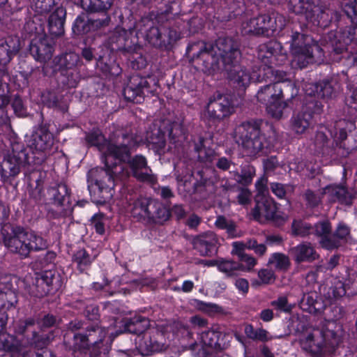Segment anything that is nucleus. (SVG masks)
I'll return each mask as SVG.
<instances>
[{"instance_id":"obj_43","label":"nucleus","mask_w":357,"mask_h":357,"mask_svg":"<svg viewBox=\"0 0 357 357\" xmlns=\"http://www.w3.org/2000/svg\"><path fill=\"white\" fill-rule=\"evenodd\" d=\"M271 304L272 306L284 312H289L293 307L291 305L288 303L287 298L285 296L279 297L277 300L272 301Z\"/></svg>"},{"instance_id":"obj_44","label":"nucleus","mask_w":357,"mask_h":357,"mask_svg":"<svg viewBox=\"0 0 357 357\" xmlns=\"http://www.w3.org/2000/svg\"><path fill=\"white\" fill-rule=\"evenodd\" d=\"M248 249L254 250L256 255L262 256L266 252V247L264 244H259L255 239L248 241Z\"/></svg>"},{"instance_id":"obj_36","label":"nucleus","mask_w":357,"mask_h":357,"mask_svg":"<svg viewBox=\"0 0 357 357\" xmlns=\"http://www.w3.org/2000/svg\"><path fill=\"white\" fill-rule=\"evenodd\" d=\"M259 280H254L252 281L253 287H258L261 284H268L274 282L275 276L273 273L268 269H261L258 272Z\"/></svg>"},{"instance_id":"obj_4","label":"nucleus","mask_w":357,"mask_h":357,"mask_svg":"<svg viewBox=\"0 0 357 357\" xmlns=\"http://www.w3.org/2000/svg\"><path fill=\"white\" fill-rule=\"evenodd\" d=\"M123 160L124 159L122 158L121 161L113 160L107 165L104 163L105 169L91 170L89 173V182L90 183L89 188H91L94 184L101 192L107 194L105 196H103L104 199L111 198L115 186V179H121L128 176V172L124 173V166L121 163Z\"/></svg>"},{"instance_id":"obj_64","label":"nucleus","mask_w":357,"mask_h":357,"mask_svg":"<svg viewBox=\"0 0 357 357\" xmlns=\"http://www.w3.org/2000/svg\"><path fill=\"white\" fill-rule=\"evenodd\" d=\"M194 284L190 280H185L183 282L181 289L183 292H190L192 290Z\"/></svg>"},{"instance_id":"obj_39","label":"nucleus","mask_w":357,"mask_h":357,"mask_svg":"<svg viewBox=\"0 0 357 357\" xmlns=\"http://www.w3.org/2000/svg\"><path fill=\"white\" fill-rule=\"evenodd\" d=\"M142 93V90L140 87L134 89L132 86H128L124 89L125 98L129 101L140 102Z\"/></svg>"},{"instance_id":"obj_3","label":"nucleus","mask_w":357,"mask_h":357,"mask_svg":"<svg viewBox=\"0 0 357 357\" xmlns=\"http://www.w3.org/2000/svg\"><path fill=\"white\" fill-rule=\"evenodd\" d=\"M271 81L277 83L261 87L257 93V100L266 105L267 112L273 118L280 119L282 117L283 110L287 103L283 98V89L278 82H284L286 74L283 71L275 70Z\"/></svg>"},{"instance_id":"obj_22","label":"nucleus","mask_w":357,"mask_h":357,"mask_svg":"<svg viewBox=\"0 0 357 357\" xmlns=\"http://www.w3.org/2000/svg\"><path fill=\"white\" fill-rule=\"evenodd\" d=\"M20 170V162L15 155H8L1 165V179L4 182L9 177L17 175Z\"/></svg>"},{"instance_id":"obj_46","label":"nucleus","mask_w":357,"mask_h":357,"mask_svg":"<svg viewBox=\"0 0 357 357\" xmlns=\"http://www.w3.org/2000/svg\"><path fill=\"white\" fill-rule=\"evenodd\" d=\"M254 173L252 168L249 167L248 174L245 173L242 175L236 174L234 176V179L239 183L247 185L252 182Z\"/></svg>"},{"instance_id":"obj_58","label":"nucleus","mask_w":357,"mask_h":357,"mask_svg":"<svg viewBox=\"0 0 357 357\" xmlns=\"http://www.w3.org/2000/svg\"><path fill=\"white\" fill-rule=\"evenodd\" d=\"M260 318L266 322L271 321L273 319V312L271 309L263 310L260 313Z\"/></svg>"},{"instance_id":"obj_12","label":"nucleus","mask_w":357,"mask_h":357,"mask_svg":"<svg viewBox=\"0 0 357 357\" xmlns=\"http://www.w3.org/2000/svg\"><path fill=\"white\" fill-rule=\"evenodd\" d=\"M153 202L147 198H139L135 200L129 206L132 215L138 220L159 219L158 221H165L169 218V213L164 208H160L157 214L151 209Z\"/></svg>"},{"instance_id":"obj_23","label":"nucleus","mask_w":357,"mask_h":357,"mask_svg":"<svg viewBox=\"0 0 357 357\" xmlns=\"http://www.w3.org/2000/svg\"><path fill=\"white\" fill-rule=\"evenodd\" d=\"M317 297L316 293L304 294L300 303L301 309L311 314L321 313L324 306L317 300Z\"/></svg>"},{"instance_id":"obj_14","label":"nucleus","mask_w":357,"mask_h":357,"mask_svg":"<svg viewBox=\"0 0 357 357\" xmlns=\"http://www.w3.org/2000/svg\"><path fill=\"white\" fill-rule=\"evenodd\" d=\"M234 112V106L231 100L227 96L218 95L216 98L209 100L204 116L213 120H221Z\"/></svg>"},{"instance_id":"obj_30","label":"nucleus","mask_w":357,"mask_h":357,"mask_svg":"<svg viewBox=\"0 0 357 357\" xmlns=\"http://www.w3.org/2000/svg\"><path fill=\"white\" fill-rule=\"evenodd\" d=\"M112 3L113 0H81L82 7L91 12L107 10Z\"/></svg>"},{"instance_id":"obj_31","label":"nucleus","mask_w":357,"mask_h":357,"mask_svg":"<svg viewBox=\"0 0 357 357\" xmlns=\"http://www.w3.org/2000/svg\"><path fill=\"white\" fill-rule=\"evenodd\" d=\"M323 194L328 197V199L332 202L339 200L346 201V190L339 185H328L324 189Z\"/></svg>"},{"instance_id":"obj_9","label":"nucleus","mask_w":357,"mask_h":357,"mask_svg":"<svg viewBox=\"0 0 357 357\" xmlns=\"http://www.w3.org/2000/svg\"><path fill=\"white\" fill-rule=\"evenodd\" d=\"M334 325L333 322H328L326 330L318 328H307L300 337V344L303 350L312 355L321 352L324 345L327 342L330 344L334 342L332 339L335 338V333L329 328Z\"/></svg>"},{"instance_id":"obj_29","label":"nucleus","mask_w":357,"mask_h":357,"mask_svg":"<svg viewBox=\"0 0 357 357\" xmlns=\"http://www.w3.org/2000/svg\"><path fill=\"white\" fill-rule=\"evenodd\" d=\"M305 92L309 96H315L317 94L320 97H327L332 94V87L328 82L320 84L319 85L314 84H307L305 85Z\"/></svg>"},{"instance_id":"obj_26","label":"nucleus","mask_w":357,"mask_h":357,"mask_svg":"<svg viewBox=\"0 0 357 357\" xmlns=\"http://www.w3.org/2000/svg\"><path fill=\"white\" fill-rule=\"evenodd\" d=\"M214 224L218 229L225 230L230 238H238L242 236V232L237 230L236 223L225 216H218Z\"/></svg>"},{"instance_id":"obj_33","label":"nucleus","mask_w":357,"mask_h":357,"mask_svg":"<svg viewBox=\"0 0 357 357\" xmlns=\"http://www.w3.org/2000/svg\"><path fill=\"white\" fill-rule=\"evenodd\" d=\"M268 264L276 270H284L289 266V258L282 253H274L268 259Z\"/></svg>"},{"instance_id":"obj_19","label":"nucleus","mask_w":357,"mask_h":357,"mask_svg":"<svg viewBox=\"0 0 357 357\" xmlns=\"http://www.w3.org/2000/svg\"><path fill=\"white\" fill-rule=\"evenodd\" d=\"M351 286H356V284L349 279H335L328 292L329 297L332 295L334 298H338L346 294L348 296L355 294L357 291L351 289Z\"/></svg>"},{"instance_id":"obj_56","label":"nucleus","mask_w":357,"mask_h":357,"mask_svg":"<svg viewBox=\"0 0 357 357\" xmlns=\"http://www.w3.org/2000/svg\"><path fill=\"white\" fill-rule=\"evenodd\" d=\"M251 193L248 189H242L238 195V202L245 204L250 200Z\"/></svg>"},{"instance_id":"obj_53","label":"nucleus","mask_w":357,"mask_h":357,"mask_svg":"<svg viewBox=\"0 0 357 357\" xmlns=\"http://www.w3.org/2000/svg\"><path fill=\"white\" fill-rule=\"evenodd\" d=\"M7 89V84L0 81V107L7 105L8 102V98L6 95Z\"/></svg>"},{"instance_id":"obj_40","label":"nucleus","mask_w":357,"mask_h":357,"mask_svg":"<svg viewBox=\"0 0 357 357\" xmlns=\"http://www.w3.org/2000/svg\"><path fill=\"white\" fill-rule=\"evenodd\" d=\"M75 260L80 269H84L91 263L93 259L89 257L86 250H79L75 255Z\"/></svg>"},{"instance_id":"obj_27","label":"nucleus","mask_w":357,"mask_h":357,"mask_svg":"<svg viewBox=\"0 0 357 357\" xmlns=\"http://www.w3.org/2000/svg\"><path fill=\"white\" fill-rule=\"evenodd\" d=\"M330 231L331 227L328 222H323L315 225L312 230V232L321 236H325ZM320 243L322 247L326 249H333L338 246V243L336 241H332L326 237H323Z\"/></svg>"},{"instance_id":"obj_28","label":"nucleus","mask_w":357,"mask_h":357,"mask_svg":"<svg viewBox=\"0 0 357 357\" xmlns=\"http://www.w3.org/2000/svg\"><path fill=\"white\" fill-rule=\"evenodd\" d=\"M290 9L297 14H305L309 17L314 12V5L312 0H289Z\"/></svg>"},{"instance_id":"obj_52","label":"nucleus","mask_w":357,"mask_h":357,"mask_svg":"<svg viewBox=\"0 0 357 357\" xmlns=\"http://www.w3.org/2000/svg\"><path fill=\"white\" fill-rule=\"evenodd\" d=\"M181 134H182V130H181L180 126L177 124L174 125L169 132V139H170L169 144H174L176 142L175 140V135H178L177 142L181 141V139L182 138H183V137L181 136Z\"/></svg>"},{"instance_id":"obj_34","label":"nucleus","mask_w":357,"mask_h":357,"mask_svg":"<svg viewBox=\"0 0 357 357\" xmlns=\"http://www.w3.org/2000/svg\"><path fill=\"white\" fill-rule=\"evenodd\" d=\"M79 61V56L73 52L66 54L58 59L59 70L71 69L76 66Z\"/></svg>"},{"instance_id":"obj_6","label":"nucleus","mask_w":357,"mask_h":357,"mask_svg":"<svg viewBox=\"0 0 357 357\" xmlns=\"http://www.w3.org/2000/svg\"><path fill=\"white\" fill-rule=\"evenodd\" d=\"M5 245L13 252L26 257L30 252L38 251L47 248V241L33 232L20 230L4 239Z\"/></svg>"},{"instance_id":"obj_55","label":"nucleus","mask_w":357,"mask_h":357,"mask_svg":"<svg viewBox=\"0 0 357 357\" xmlns=\"http://www.w3.org/2000/svg\"><path fill=\"white\" fill-rule=\"evenodd\" d=\"M272 192L279 198H282L285 195L284 186L280 183H272L271 185Z\"/></svg>"},{"instance_id":"obj_48","label":"nucleus","mask_w":357,"mask_h":357,"mask_svg":"<svg viewBox=\"0 0 357 357\" xmlns=\"http://www.w3.org/2000/svg\"><path fill=\"white\" fill-rule=\"evenodd\" d=\"M234 285L240 294H246L249 290L248 281L245 278H238L234 281Z\"/></svg>"},{"instance_id":"obj_17","label":"nucleus","mask_w":357,"mask_h":357,"mask_svg":"<svg viewBox=\"0 0 357 357\" xmlns=\"http://www.w3.org/2000/svg\"><path fill=\"white\" fill-rule=\"evenodd\" d=\"M218 244V239L212 231L199 235L194 240L195 249L203 256H211L215 254Z\"/></svg>"},{"instance_id":"obj_7","label":"nucleus","mask_w":357,"mask_h":357,"mask_svg":"<svg viewBox=\"0 0 357 357\" xmlns=\"http://www.w3.org/2000/svg\"><path fill=\"white\" fill-rule=\"evenodd\" d=\"M126 135L118 137L116 139L106 141L102 134L98 131L90 133L86 137V140L91 146L98 147L101 152V159L107 165L113 160L121 161L123 157L128 156V150L123 147L122 154L117 153L122 142L126 139Z\"/></svg>"},{"instance_id":"obj_37","label":"nucleus","mask_w":357,"mask_h":357,"mask_svg":"<svg viewBox=\"0 0 357 357\" xmlns=\"http://www.w3.org/2000/svg\"><path fill=\"white\" fill-rule=\"evenodd\" d=\"M312 227L302 221H294L292 224V232L294 235L305 236L312 233Z\"/></svg>"},{"instance_id":"obj_60","label":"nucleus","mask_w":357,"mask_h":357,"mask_svg":"<svg viewBox=\"0 0 357 357\" xmlns=\"http://www.w3.org/2000/svg\"><path fill=\"white\" fill-rule=\"evenodd\" d=\"M200 223V218L196 215H192L189 217L187 224L191 228L197 227Z\"/></svg>"},{"instance_id":"obj_61","label":"nucleus","mask_w":357,"mask_h":357,"mask_svg":"<svg viewBox=\"0 0 357 357\" xmlns=\"http://www.w3.org/2000/svg\"><path fill=\"white\" fill-rule=\"evenodd\" d=\"M56 323V318L53 315L45 316L43 321L42 325L45 327L52 326Z\"/></svg>"},{"instance_id":"obj_21","label":"nucleus","mask_w":357,"mask_h":357,"mask_svg":"<svg viewBox=\"0 0 357 357\" xmlns=\"http://www.w3.org/2000/svg\"><path fill=\"white\" fill-rule=\"evenodd\" d=\"M66 10L63 7H58L52 12L48 19L50 32L54 36L63 33V24L66 18Z\"/></svg>"},{"instance_id":"obj_32","label":"nucleus","mask_w":357,"mask_h":357,"mask_svg":"<svg viewBox=\"0 0 357 357\" xmlns=\"http://www.w3.org/2000/svg\"><path fill=\"white\" fill-rule=\"evenodd\" d=\"M245 333L249 338L261 342H267L273 338L267 331L263 328L255 330L250 325L245 326Z\"/></svg>"},{"instance_id":"obj_8","label":"nucleus","mask_w":357,"mask_h":357,"mask_svg":"<svg viewBox=\"0 0 357 357\" xmlns=\"http://www.w3.org/2000/svg\"><path fill=\"white\" fill-rule=\"evenodd\" d=\"M312 40L299 33H294L289 42V48L292 56L291 65L294 67L303 68L312 61L314 50H319L317 44L311 45Z\"/></svg>"},{"instance_id":"obj_49","label":"nucleus","mask_w":357,"mask_h":357,"mask_svg":"<svg viewBox=\"0 0 357 357\" xmlns=\"http://www.w3.org/2000/svg\"><path fill=\"white\" fill-rule=\"evenodd\" d=\"M305 199L307 202V204L310 206H317L321 199L320 197V192L319 193H314V192L311 190H307L305 192Z\"/></svg>"},{"instance_id":"obj_42","label":"nucleus","mask_w":357,"mask_h":357,"mask_svg":"<svg viewBox=\"0 0 357 357\" xmlns=\"http://www.w3.org/2000/svg\"><path fill=\"white\" fill-rule=\"evenodd\" d=\"M201 340L204 345L213 347L216 343L217 334L212 331H207L202 333Z\"/></svg>"},{"instance_id":"obj_15","label":"nucleus","mask_w":357,"mask_h":357,"mask_svg":"<svg viewBox=\"0 0 357 357\" xmlns=\"http://www.w3.org/2000/svg\"><path fill=\"white\" fill-rule=\"evenodd\" d=\"M256 206L253 210V218L260 222L267 220H275L280 218L278 207L268 196L256 195Z\"/></svg>"},{"instance_id":"obj_54","label":"nucleus","mask_w":357,"mask_h":357,"mask_svg":"<svg viewBox=\"0 0 357 357\" xmlns=\"http://www.w3.org/2000/svg\"><path fill=\"white\" fill-rule=\"evenodd\" d=\"M256 189L257 191V195L268 196L266 195V180L265 178L259 179L255 184Z\"/></svg>"},{"instance_id":"obj_2","label":"nucleus","mask_w":357,"mask_h":357,"mask_svg":"<svg viewBox=\"0 0 357 357\" xmlns=\"http://www.w3.org/2000/svg\"><path fill=\"white\" fill-rule=\"evenodd\" d=\"M188 52L203 61L206 70L214 72L220 68V62L227 66L239 56V51L230 38H219L215 45L198 42L188 47Z\"/></svg>"},{"instance_id":"obj_25","label":"nucleus","mask_w":357,"mask_h":357,"mask_svg":"<svg viewBox=\"0 0 357 357\" xmlns=\"http://www.w3.org/2000/svg\"><path fill=\"white\" fill-rule=\"evenodd\" d=\"M312 115L309 112H299L291 119V129L296 134H303L309 128Z\"/></svg>"},{"instance_id":"obj_24","label":"nucleus","mask_w":357,"mask_h":357,"mask_svg":"<svg viewBox=\"0 0 357 357\" xmlns=\"http://www.w3.org/2000/svg\"><path fill=\"white\" fill-rule=\"evenodd\" d=\"M31 147L38 151L49 150L53 144L52 135L44 130L36 132L33 136Z\"/></svg>"},{"instance_id":"obj_1","label":"nucleus","mask_w":357,"mask_h":357,"mask_svg":"<svg viewBox=\"0 0 357 357\" xmlns=\"http://www.w3.org/2000/svg\"><path fill=\"white\" fill-rule=\"evenodd\" d=\"M149 320L140 316L135 317L129 320L123 319L119 321H115L114 326L93 328L89 331L88 336L82 334H76L74 336L75 347L77 349H85L89 343L96 342L95 337L96 333L100 335V340L105 335H109L113 339L125 332L130 333H139L135 339V343L139 352L143 355H149L153 352L161 351L166 349L167 342L166 334L158 329L151 328L149 331H144L149 326Z\"/></svg>"},{"instance_id":"obj_5","label":"nucleus","mask_w":357,"mask_h":357,"mask_svg":"<svg viewBox=\"0 0 357 357\" xmlns=\"http://www.w3.org/2000/svg\"><path fill=\"white\" fill-rule=\"evenodd\" d=\"M236 142L241 146L243 156L257 157L264 147V137L260 135L257 122H246L238 126L234 132Z\"/></svg>"},{"instance_id":"obj_18","label":"nucleus","mask_w":357,"mask_h":357,"mask_svg":"<svg viewBox=\"0 0 357 357\" xmlns=\"http://www.w3.org/2000/svg\"><path fill=\"white\" fill-rule=\"evenodd\" d=\"M146 141L149 146L158 154L165 153L172 149L170 144L166 148L165 134L160 129H155L151 133L148 132Z\"/></svg>"},{"instance_id":"obj_35","label":"nucleus","mask_w":357,"mask_h":357,"mask_svg":"<svg viewBox=\"0 0 357 357\" xmlns=\"http://www.w3.org/2000/svg\"><path fill=\"white\" fill-rule=\"evenodd\" d=\"M217 266L220 271L229 276L234 275L236 271H240L239 268L241 267L238 262L225 259L220 260Z\"/></svg>"},{"instance_id":"obj_38","label":"nucleus","mask_w":357,"mask_h":357,"mask_svg":"<svg viewBox=\"0 0 357 357\" xmlns=\"http://www.w3.org/2000/svg\"><path fill=\"white\" fill-rule=\"evenodd\" d=\"M239 260L241 262V264H240L241 267L239 268V270L241 271L249 272L252 271L257 264V259L248 254L243 255L239 258Z\"/></svg>"},{"instance_id":"obj_47","label":"nucleus","mask_w":357,"mask_h":357,"mask_svg":"<svg viewBox=\"0 0 357 357\" xmlns=\"http://www.w3.org/2000/svg\"><path fill=\"white\" fill-rule=\"evenodd\" d=\"M248 249V241L246 243H243L241 241H235L232 243V251L231 253L234 255H236L239 259L243 255L246 254L244 250L245 249Z\"/></svg>"},{"instance_id":"obj_16","label":"nucleus","mask_w":357,"mask_h":357,"mask_svg":"<svg viewBox=\"0 0 357 357\" xmlns=\"http://www.w3.org/2000/svg\"><path fill=\"white\" fill-rule=\"evenodd\" d=\"M52 41L47 36L37 37L32 40L30 52L36 60L45 62L52 57Z\"/></svg>"},{"instance_id":"obj_57","label":"nucleus","mask_w":357,"mask_h":357,"mask_svg":"<svg viewBox=\"0 0 357 357\" xmlns=\"http://www.w3.org/2000/svg\"><path fill=\"white\" fill-rule=\"evenodd\" d=\"M199 307L206 313H213L219 310V307L215 304L200 303Z\"/></svg>"},{"instance_id":"obj_50","label":"nucleus","mask_w":357,"mask_h":357,"mask_svg":"<svg viewBox=\"0 0 357 357\" xmlns=\"http://www.w3.org/2000/svg\"><path fill=\"white\" fill-rule=\"evenodd\" d=\"M349 228L343 223H340L335 234V236L340 239L347 240L349 236Z\"/></svg>"},{"instance_id":"obj_62","label":"nucleus","mask_w":357,"mask_h":357,"mask_svg":"<svg viewBox=\"0 0 357 357\" xmlns=\"http://www.w3.org/2000/svg\"><path fill=\"white\" fill-rule=\"evenodd\" d=\"M13 108L15 112L20 116H22L24 112L22 111V105L21 100L20 99H17L13 102Z\"/></svg>"},{"instance_id":"obj_45","label":"nucleus","mask_w":357,"mask_h":357,"mask_svg":"<svg viewBox=\"0 0 357 357\" xmlns=\"http://www.w3.org/2000/svg\"><path fill=\"white\" fill-rule=\"evenodd\" d=\"M33 2L36 12L40 14L49 11L52 3L51 0H33Z\"/></svg>"},{"instance_id":"obj_41","label":"nucleus","mask_w":357,"mask_h":357,"mask_svg":"<svg viewBox=\"0 0 357 357\" xmlns=\"http://www.w3.org/2000/svg\"><path fill=\"white\" fill-rule=\"evenodd\" d=\"M105 218L102 213L95 214L91 218V225L97 233L102 234L105 232Z\"/></svg>"},{"instance_id":"obj_63","label":"nucleus","mask_w":357,"mask_h":357,"mask_svg":"<svg viewBox=\"0 0 357 357\" xmlns=\"http://www.w3.org/2000/svg\"><path fill=\"white\" fill-rule=\"evenodd\" d=\"M346 13L352 21L357 20V10L356 8L349 6L348 10H346Z\"/></svg>"},{"instance_id":"obj_59","label":"nucleus","mask_w":357,"mask_h":357,"mask_svg":"<svg viewBox=\"0 0 357 357\" xmlns=\"http://www.w3.org/2000/svg\"><path fill=\"white\" fill-rule=\"evenodd\" d=\"M327 139V135L323 131H319L316 135L315 143L318 146H322L326 142Z\"/></svg>"},{"instance_id":"obj_10","label":"nucleus","mask_w":357,"mask_h":357,"mask_svg":"<svg viewBox=\"0 0 357 357\" xmlns=\"http://www.w3.org/2000/svg\"><path fill=\"white\" fill-rule=\"evenodd\" d=\"M262 61L264 62L265 66L261 68V70L253 69L251 73L250 70L240 66H234L229 71V77L238 84L239 87H245L248 86L251 82H262L264 80H271L273 75V69L268 67L266 62L264 61L261 54H259Z\"/></svg>"},{"instance_id":"obj_13","label":"nucleus","mask_w":357,"mask_h":357,"mask_svg":"<svg viewBox=\"0 0 357 357\" xmlns=\"http://www.w3.org/2000/svg\"><path fill=\"white\" fill-rule=\"evenodd\" d=\"M283 17L278 15L275 18L282 22ZM283 24L281 23L279 26L273 25L272 18L267 15H259L257 17L246 19L241 24V31L244 34H261L269 29L276 30L278 28L281 29Z\"/></svg>"},{"instance_id":"obj_11","label":"nucleus","mask_w":357,"mask_h":357,"mask_svg":"<svg viewBox=\"0 0 357 357\" xmlns=\"http://www.w3.org/2000/svg\"><path fill=\"white\" fill-rule=\"evenodd\" d=\"M126 139L122 142L117 153L122 154L123 147L128 150V156L123 157L121 163L124 166V173L128 172L126 167L129 166L132 169L133 175L139 180L149 181L151 180V169L146 166V160L142 155H136L131 160L129 159V150L134 146L137 142L134 140L131 137L126 135ZM129 174V172H128Z\"/></svg>"},{"instance_id":"obj_20","label":"nucleus","mask_w":357,"mask_h":357,"mask_svg":"<svg viewBox=\"0 0 357 357\" xmlns=\"http://www.w3.org/2000/svg\"><path fill=\"white\" fill-rule=\"evenodd\" d=\"M291 254L297 262L314 260L318 255L310 243H301L291 249Z\"/></svg>"},{"instance_id":"obj_51","label":"nucleus","mask_w":357,"mask_h":357,"mask_svg":"<svg viewBox=\"0 0 357 357\" xmlns=\"http://www.w3.org/2000/svg\"><path fill=\"white\" fill-rule=\"evenodd\" d=\"M264 48H265L264 47H262V48L259 51V55L261 54L262 56V58L264 59V61H265L266 62V65L268 67H271L270 66V64L272 63L273 60L274 59L273 54L269 52H267L266 54H264V51H263V49H264ZM259 59L261 60V64L259 67V70H261V68L263 69V68L265 66V63H264V62L262 61V59H261V58H260L259 56Z\"/></svg>"}]
</instances>
